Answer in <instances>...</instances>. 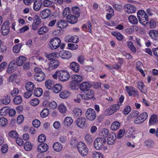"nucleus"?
Segmentation results:
<instances>
[{"label":"nucleus","mask_w":158,"mask_h":158,"mask_svg":"<svg viewBox=\"0 0 158 158\" xmlns=\"http://www.w3.org/2000/svg\"><path fill=\"white\" fill-rule=\"evenodd\" d=\"M43 93V90L40 88H38L34 91V94L36 96L39 97L41 96Z\"/></svg>","instance_id":"a18cd8bd"},{"label":"nucleus","mask_w":158,"mask_h":158,"mask_svg":"<svg viewBox=\"0 0 158 158\" xmlns=\"http://www.w3.org/2000/svg\"><path fill=\"white\" fill-rule=\"evenodd\" d=\"M70 69L76 73L78 72L80 69L79 64L77 63L74 62L70 63Z\"/></svg>","instance_id":"a211bd4d"},{"label":"nucleus","mask_w":158,"mask_h":158,"mask_svg":"<svg viewBox=\"0 0 158 158\" xmlns=\"http://www.w3.org/2000/svg\"><path fill=\"white\" fill-rule=\"evenodd\" d=\"M120 106H121V104L117 103L114 104L110 106V109L113 114L119 109Z\"/></svg>","instance_id":"c9c22d12"},{"label":"nucleus","mask_w":158,"mask_h":158,"mask_svg":"<svg viewBox=\"0 0 158 158\" xmlns=\"http://www.w3.org/2000/svg\"><path fill=\"white\" fill-rule=\"evenodd\" d=\"M15 64L13 62H11L9 64L8 69L7 71L9 73H11L13 72L15 70Z\"/></svg>","instance_id":"c03bdc74"},{"label":"nucleus","mask_w":158,"mask_h":158,"mask_svg":"<svg viewBox=\"0 0 158 158\" xmlns=\"http://www.w3.org/2000/svg\"><path fill=\"white\" fill-rule=\"evenodd\" d=\"M62 86L59 84H56L54 85L52 89L53 92L56 93H59L61 90Z\"/></svg>","instance_id":"c756f323"},{"label":"nucleus","mask_w":158,"mask_h":158,"mask_svg":"<svg viewBox=\"0 0 158 158\" xmlns=\"http://www.w3.org/2000/svg\"><path fill=\"white\" fill-rule=\"evenodd\" d=\"M93 158H104L102 154L96 152H93Z\"/></svg>","instance_id":"13d9d810"},{"label":"nucleus","mask_w":158,"mask_h":158,"mask_svg":"<svg viewBox=\"0 0 158 158\" xmlns=\"http://www.w3.org/2000/svg\"><path fill=\"white\" fill-rule=\"evenodd\" d=\"M145 145L148 148H150L154 146V143L152 141L148 140L145 141Z\"/></svg>","instance_id":"de8ad7c7"},{"label":"nucleus","mask_w":158,"mask_h":158,"mask_svg":"<svg viewBox=\"0 0 158 158\" xmlns=\"http://www.w3.org/2000/svg\"><path fill=\"white\" fill-rule=\"evenodd\" d=\"M53 148L55 151L59 152L62 150L63 146L59 142H57L53 144Z\"/></svg>","instance_id":"5701e85b"},{"label":"nucleus","mask_w":158,"mask_h":158,"mask_svg":"<svg viewBox=\"0 0 158 158\" xmlns=\"http://www.w3.org/2000/svg\"><path fill=\"white\" fill-rule=\"evenodd\" d=\"M22 46V45L20 44L15 45L13 47V52L15 53H18L20 51Z\"/></svg>","instance_id":"09e8293b"},{"label":"nucleus","mask_w":158,"mask_h":158,"mask_svg":"<svg viewBox=\"0 0 158 158\" xmlns=\"http://www.w3.org/2000/svg\"><path fill=\"white\" fill-rule=\"evenodd\" d=\"M124 9L125 11L129 14L133 13L136 11V8L134 6L129 4L124 6Z\"/></svg>","instance_id":"9b49d317"},{"label":"nucleus","mask_w":158,"mask_h":158,"mask_svg":"<svg viewBox=\"0 0 158 158\" xmlns=\"http://www.w3.org/2000/svg\"><path fill=\"white\" fill-rule=\"evenodd\" d=\"M48 28L46 26H43L40 27L38 31V33L41 35L47 32L48 30Z\"/></svg>","instance_id":"7c9ffc66"},{"label":"nucleus","mask_w":158,"mask_h":158,"mask_svg":"<svg viewBox=\"0 0 158 158\" xmlns=\"http://www.w3.org/2000/svg\"><path fill=\"white\" fill-rule=\"evenodd\" d=\"M106 142V138L100 137L97 138L94 141V145L95 148L98 150L101 149Z\"/></svg>","instance_id":"39448f33"},{"label":"nucleus","mask_w":158,"mask_h":158,"mask_svg":"<svg viewBox=\"0 0 158 158\" xmlns=\"http://www.w3.org/2000/svg\"><path fill=\"white\" fill-rule=\"evenodd\" d=\"M113 35L115 36L118 40L121 41L123 39V35L118 32H114L113 33Z\"/></svg>","instance_id":"864d4df0"},{"label":"nucleus","mask_w":158,"mask_h":158,"mask_svg":"<svg viewBox=\"0 0 158 158\" xmlns=\"http://www.w3.org/2000/svg\"><path fill=\"white\" fill-rule=\"evenodd\" d=\"M83 94V99L88 100L93 98L94 96V91L90 89L85 90Z\"/></svg>","instance_id":"6e6552de"},{"label":"nucleus","mask_w":158,"mask_h":158,"mask_svg":"<svg viewBox=\"0 0 158 158\" xmlns=\"http://www.w3.org/2000/svg\"><path fill=\"white\" fill-rule=\"evenodd\" d=\"M86 121V119L85 118H79L76 121L77 125L79 127L83 128L85 126Z\"/></svg>","instance_id":"2eb2a0df"},{"label":"nucleus","mask_w":158,"mask_h":158,"mask_svg":"<svg viewBox=\"0 0 158 158\" xmlns=\"http://www.w3.org/2000/svg\"><path fill=\"white\" fill-rule=\"evenodd\" d=\"M60 62L57 60H51L48 63V69L49 70L53 69L56 68L59 65Z\"/></svg>","instance_id":"9d476101"},{"label":"nucleus","mask_w":158,"mask_h":158,"mask_svg":"<svg viewBox=\"0 0 158 158\" xmlns=\"http://www.w3.org/2000/svg\"><path fill=\"white\" fill-rule=\"evenodd\" d=\"M77 147L79 153L82 156H86L88 153V149L85 144L82 142H79L77 144Z\"/></svg>","instance_id":"20e7f679"},{"label":"nucleus","mask_w":158,"mask_h":158,"mask_svg":"<svg viewBox=\"0 0 158 158\" xmlns=\"http://www.w3.org/2000/svg\"><path fill=\"white\" fill-rule=\"evenodd\" d=\"M82 111L81 110L78 108H74L73 110V114L74 116L77 117L81 115Z\"/></svg>","instance_id":"f704fd0d"},{"label":"nucleus","mask_w":158,"mask_h":158,"mask_svg":"<svg viewBox=\"0 0 158 158\" xmlns=\"http://www.w3.org/2000/svg\"><path fill=\"white\" fill-rule=\"evenodd\" d=\"M158 122V118L156 115H152L150 118L149 123L150 125H154Z\"/></svg>","instance_id":"412c9836"},{"label":"nucleus","mask_w":158,"mask_h":158,"mask_svg":"<svg viewBox=\"0 0 158 158\" xmlns=\"http://www.w3.org/2000/svg\"><path fill=\"white\" fill-rule=\"evenodd\" d=\"M67 20L69 23L74 24L77 21V18L73 15H69L67 17Z\"/></svg>","instance_id":"4be33fe9"},{"label":"nucleus","mask_w":158,"mask_h":158,"mask_svg":"<svg viewBox=\"0 0 158 158\" xmlns=\"http://www.w3.org/2000/svg\"><path fill=\"white\" fill-rule=\"evenodd\" d=\"M48 149V145L45 143H43L39 145L37 147V151L43 153L46 152Z\"/></svg>","instance_id":"4468645a"},{"label":"nucleus","mask_w":158,"mask_h":158,"mask_svg":"<svg viewBox=\"0 0 158 158\" xmlns=\"http://www.w3.org/2000/svg\"><path fill=\"white\" fill-rule=\"evenodd\" d=\"M127 47L132 52H136V48L131 41H127Z\"/></svg>","instance_id":"58836bf2"},{"label":"nucleus","mask_w":158,"mask_h":158,"mask_svg":"<svg viewBox=\"0 0 158 158\" xmlns=\"http://www.w3.org/2000/svg\"><path fill=\"white\" fill-rule=\"evenodd\" d=\"M57 106L56 102L54 101H52L49 104V107L52 110L56 109L57 107Z\"/></svg>","instance_id":"680f3d73"},{"label":"nucleus","mask_w":158,"mask_h":158,"mask_svg":"<svg viewBox=\"0 0 158 158\" xmlns=\"http://www.w3.org/2000/svg\"><path fill=\"white\" fill-rule=\"evenodd\" d=\"M120 125V124L118 122L115 121L113 122L111 125L110 128L112 130H116L119 128Z\"/></svg>","instance_id":"473e14b6"},{"label":"nucleus","mask_w":158,"mask_h":158,"mask_svg":"<svg viewBox=\"0 0 158 158\" xmlns=\"http://www.w3.org/2000/svg\"><path fill=\"white\" fill-rule=\"evenodd\" d=\"M32 147L31 143L27 141L25 143L24 147L26 150L29 151L32 149Z\"/></svg>","instance_id":"49530a36"},{"label":"nucleus","mask_w":158,"mask_h":158,"mask_svg":"<svg viewBox=\"0 0 158 158\" xmlns=\"http://www.w3.org/2000/svg\"><path fill=\"white\" fill-rule=\"evenodd\" d=\"M68 25L67 22L63 20H60L57 23V25L58 27L61 28L66 27Z\"/></svg>","instance_id":"c85d7f7f"},{"label":"nucleus","mask_w":158,"mask_h":158,"mask_svg":"<svg viewBox=\"0 0 158 158\" xmlns=\"http://www.w3.org/2000/svg\"><path fill=\"white\" fill-rule=\"evenodd\" d=\"M46 139V136L44 134L40 135L38 137V140L40 143H43Z\"/></svg>","instance_id":"bf43d9fd"},{"label":"nucleus","mask_w":158,"mask_h":158,"mask_svg":"<svg viewBox=\"0 0 158 158\" xmlns=\"http://www.w3.org/2000/svg\"><path fill=\"white\" fill-rule=\"evenodd\" d=\"M33 22L35 23H37L40 24L41 22V20L39 16L37 15H35L34 17Z\"/></svg>","instance_id":"e2e57ef3"},{"label":"nucleus","mask_w":158,"mask_h":158,"mask_svg":"<svg viewBox=\"0 0 158 158\" xmlns=\"http://www.w3.org/2000/svg\"><path fill=\"white\" fill-rule=\"evenodd\" d=\"M137 85L138 88L142 92L145 93L147 92L146 90L143 88L145 87V85L143 82H138L137 83Z\"/></svg>","instance_id":"a19ab883"},{"label":"nucleus","mask_w":158,"mask_h":158,"mask_svg":"<svg viewBox=\"0 0 158 158\" xmlns=\"http://www.w3.org/2000/svg\"><path fill=\"white\" fill-rule=\"evenodd\" d=\"M42 5V2L40 0H36L34 2L33 9L35 11H38L41 8Z\"/></svg>","instance_id":"6ab92c4d"},{"label":"nucleus","mask_w":158,"mask_h":158,"mask_svg":"<svg viewBox=\"0 0 158 158\" xmlns=\"http://www.w3.org/2000/svg\"><path fill=\"white\" fill-rule=\"evenodd\" d=\"M85 139L89 144L93 142L92 136L89 134L86 135L85 136Z\"/></svg>","instance_id":"052dcab7"},{"label":"nucleus","mask_w":158,"mask_h":158,"mask_svg":"<svg viewBox=\"0 0 158 158\" xmlns=\"http://www.w3.org/2000/svg\"><path fill=\"white\" fill-rule=\"evenodd\" d=\"M10 97L7 95L5 96L3 99L0 100V103L4 105H7L10 103Z\"/></svg>","instance_id":"2f4dec72"},{"label":"nucleus","mask_w":158,"mask_h":158,"mask_svg":"<svg viewBox=\"0 0 158 158\" xmlns=\"http://www.w3.org/2000/svg\"><path fill=\"white\" fill-rule=\"evenodd\" d=\"M108 131L106 128H103L102 129L101 132L100 134V135L102 138H106L107 136L108 135Z\"/></svg>","instance_id":"603ef678"},{"label":"nucleus","mask_w":158,"mask_h":158,"mask_svg":"<svg viewBox=\"0 0 158 158\" xmlns=\"http://www.w3.org/2000/svg\"><path fill=\"white\" fill-rule=\"evenodd\" d=\"M116 135L114 133L110 134L107 139V143L109 145H113L115 142Z\"/></svg>","instance_id":"dca6fc26"},{"label":"nucleus","mask_w":158,"mask_h":158,"mask_svg":"<svg viewBox=\"0 0 158 158\" xmlns=\"http://www.w3.org/2000/svg\"><path fill=\"white\" fill-rule=\"evenodd\" d=\"M25 88L27 91L33 92L35 88V85L33 83L31 82H28L25 85Z\"/></svg>","instance_id":"b1692460"},{"label":"nucleus","mask_w":158,"mask_h":158,"mask_svg":"<svg viewBox=\"0 0 158 158\" xmlns=\"http://www.w3.org/2000/svg\"><path fill=\"white\" fill-rule=\"evenodd\" d=\"M126 90L130 96H131L133 95L136 94L137 91L135 88L132 86H126Z\"/></svg>","instance_id":"f3484780"},{"label":"nucleus","mask_w":158,"mask_h":158,"mask_svg":"<svg viewBox=\"0 0 158 158\" xmlns=\"http://www.w3.org/2000/svg\"><path fill=\"white\" fill-rule=\"evenodd\" d=\"M69 74L67 71L61 70L59 71L58 78L60 81H66L69 79Z\"/></svg>","instance_id":"423d86ee"},{"label":"nucleus","mask_w":158,"mask_h":158,"mask_svg":"<svg viewBox=\"0 0 158 158\" xmlns=\"http://www.w3.org/2000/svg\"><path fill=\"white\" fill-rule=\"evenodd\" d=\"M51 14V11L50 9H45L41 12L40 16L42 19H45L48 18Z\"/></svg>","instance_id":"f8f14e48"},{"label":"nucleus","mask_w":158,"mask_h":158,"mask_svg":"<svg viewBox=\"0 0 158 158\" xmlns=\"http://www.w3.org/2000/svg\"><path fill=\"white\" fill-rule=\"evenodd\" d=\"M9 23L7 22H4L1 28V33L3 35H8L10 31Z\"/></svg>","instance_id":"1a4fd4ad"},{"label":"nucleus","mask_w":158,"mask_h":158,"mask_svg":"<svg viewBox=\"0 0 158 158\" xmlns=\"http://www.w3.org/2000/svg\"><path fill=\"white\" fill-rule=\"evenodd\" d=\"M26 60V58L23 56H19L16 62L17 64L19 66H21Z\"/></svg>","instance_id":"a878e982"},{"label":"nucleus","mask_w":158,"mask_h":158,"mask_svg":"<svg viewBox=\"0 0 158 158\" xmlns=\"http://www.w3.org/2000/svg\"><path fill=\"white\" fill-rule=\"evenodd\" d=\"M60 39L58 37H55L50 40L48 45L51 49H56L60 47Z\"/></svg>","instance_id":"7ed1b4c3"},{"label":"nucleus","mask_w":158,"mask_h":158,"mask_svg":"<svg viewBox=\"0 0 158 158\" xmlns=\"http://www.w3.org/2000/svg\"><path fill=\"white\" fill-rule=\"evenodd\" d=\"M85 116L88 119L94 120L96 117V113L95 110L92 108L88 109L85 113Z\"/></svg>","instance_id":"0eeeda50"},{"label":"nucleus","mask_w":158,"mask_h":158,"mask_svg":"<svg viewBox=\"0 0 158 158\" xmlns=\"http://www.w3.org/2000/svg\"><path fill=\"white\" fill-rule=\"evenodd\" d=\"M68 48L70 50H74L77 49L78 46L77 44L69 43L68 44Z\"/></svg>","instance_id":"3c124183"},{"label":"nucleus","mask_w":158,"mask_h":158,"mask_svg":"<svg viewBox=\"0 0 158 158\" xmlns=\"http://www.w3.org/2000/svg\"><path fill=\"white\" fill-rule=\"evenodd\" d=\"M91 85L89 83L87 82H84L80 84L79 88L81 90H84L91 87Z\"/></svg>","instance_id":"bb28decb"},{"label":"nucleus","mask_w":158,"mask_h":158,"mask_svg":"<svg viewBox=\"0 0 158 158\" xmlns=\"http://www.w3.org/2000/svg\"><path fill=\"white\" fill-rule=\"evenodd\" d=\"M83 94L80 93L78 94L74 98V100L75 102L79 103L81 101V99H83Z\"/></svg>","instance_id":"37998d69"},{"label":"nucleus","mask_w":158,"mask_h":158,"mask_svg":"<svg viewBox=\"0 0 158 158\" xmlns=\"http://www.w3.org/2000/svg\"><path fill=\"white\" fill-rule=\"evenodd\" d=\"M48 114V110L47 108H44L41 112L40 116L42 118H45L47 116Z\"/></svg>","instance_id":"8fccbe9b"},{"label":"nucleus","mask_w":158,"mask_h":158,"mask_svg":"<svg viewBox=\"0 0 158 158\" xmlns=\"http://www.w3.org/2000/svg\"><path fill=\"white\" fill-rule=\"evenodd\" d=\"M73 122V119L70 117H66L64 119V123L65 125L70 126L72 124Z\"/></svg>","instance_id":"79ce46f5"},{"label":"nucleus","mask_w":158,"mask_h":158,"mask_svg":"<svg viewBox=\"0 0 158 158\" xmlns=\"http://www.w3.org/2000/svg\"><path fill=\"white\" fill-rule=\"evenodd\" d=\"M139 116L144 122L148 118V115L147 113L144 112L140 114Z\"/></svg>","instance_id":"0e129e2a"},{"label":"nucleus","mask_w":158,"mask_h":158,"mask_svg":"<svg viewBox=\"0 0 158 158\" xmlns=\"http://www.w3.org/2000/svg\"><path fill=\"white\" fill-rule=\"evenodd\" d=\"M9 110L6 107H4L0 110V114L2 116H5L8 113Z\"/></svg>","instance_id":"4d7b16f0"},{"label":"nucleus","mask_w":158,"mask_h":158,"mask_svg":"<svg viewBox=\"0 0 158 158\" xmlns=\"http://www.w3.org/2000/svg\"><path fill=\"white\" fill-rule=\"evenodd\" d=\"M39 103V101L37 98H34L31 100L30 102V104L32 106L37 105Z\"/></svg>","instance_id":"69168bd1"},{"label":"nucleus","mask_w":158,"mask_h":158,"mask_svg":"<svg viewBox=\"0 0 158 158\" xmlns=\"http://www.w3.org/2000/svg\"><path fill=\"white\" fill-rule=\"evenodd\" d=\"M137 17L139 22L142 25L146 26L148 23V16L143 10H139L137 13Z\"/></svg>","instance_id":"f257e3e1"},{"label":"nucleus","mask_w":158,"mask_h":158,"mask_svg":"<svg viewBox=\"0 0 158 158\" xmlns=\"http://www.w3.org/2000/svg\"><path fill=\"white\" fill-rule=\"evenodd\" d=\"M7 120L4 118H1L0 119V125L2 126H5L7 123Z\"/></svg>","instance_id":"774afa93"},{"label":"nucleus","mask_w":158,"mask_h":158,"mask_svg":"<svg viewBox=\"0 0 158 158\" xmlns=\"http://www.w3.org/2000/svg\"><path fill=\"white\" fill-rule=\"evenodd\" d=\"M60 57L63 59H69L72 56L71 53L68 51H62L59 52Z\"/></svg>","instance_id":"ddd939ff"},{"label":"nucleus","mask_w":158,"mask_h":158,"mask_svg":"<svg viewBox=\"0 0 158 158\" xmlns=\"http://www.w3.org/2000/svg\"><path fill=\"white\" fill-rule=\"evenodd\" d=\"M9 136L12 138H16L18 136V134L17 132L15 131H10L8 134Z\"/></svg>","instance_id":"6e6d98bb"},{"label":"nucleus","mask_w":158,"mask_h":158,"mask_svg":"<svg viewBox=\"0 0 158 158\" xmlns=\"http://www.w3.org/2000/svg\"><path fill=\"white\" fill-rule=\"evenodd\" d=\"M72 10L73 13L77 16L79 17L80 16L79 8L78 7L76 6L73 7L72 8Z\"/></svg>","instance_id":"5fc2aeb1"},{"label":"nucleus","mask_w":158,"mask_h":158,"mask_svg":"<svg viewBox=\"0 0 158 158\" xmlns=\"http://www.w3.org/2000/svg\"><path fill=\"white\" fill-rule=\"evenodd\" d=\"M58 109L59 112L61 113H65L66 110V107L63 103H61L58 106Z\"/></svg>","instance_id":"ea45409f"},{"label":"nucleus","mask_w":158,"mask_h":158,"mask_svg":"<svg viewBox=\"0 0 158 158\" xmlns=\"http://www.w3.org/2000/svg\"><path fill=\"white\" fill-rule=\"evenodd\" d=\"M34 78L35 80L41 81L44 80L45 77V74L40 68L36 67L34 69Z\"/></svg>","instance_id":"f03ea898"},{"label":"nucleus","mask_w":158,"mask_h":158,"mask_svg":"<svg viewBox=\"0 0 158 158\" xmlns=\"http://www.w3.org/2000/svg\"><path fill=\"white\" fill-rule=\"evenodd\" d=\"M46 87L48 89H52L54 85V82L52 80H46L45 83Z\"/></svg>","instance_id":"393cba45"},{"label":"nucleus","mask_w":158,"mask_h":158,"mask_svg":"<svg viewBox=\"0 0 158 158\" xmlns=\"http://www.w3.org/2000/svg\"><path fill=\"white\" fill-rule=\"evenodd\" d=\"M70 95V93L68 91L64 90L61 92L59 94L60 98L65 99L68 98Z\"/></svg>","instance_id":"72a5a7b5"},{"label":"nucleus","mask_w":158,"mask_h":158,"mask_svg":"<svg viewBox=\"0 0 158 158\" xmlns=\"http://www.w3.org/2000/svg\"><path fill=\"white\" fill-rule=\"evenodd\" d=\"M129 22L133 24H137L138 23V20L136 17L134 15H131L128 18Z\"/></svg>","instance_id":"cd10ccee"},{"label":"nucleus","mask_w":158,"mask_h":158,"mask_svg":"<svg viewBox=\"0 0 158 158\" xmlns=\"http://www.w3.org/2000/svg\"><path fill=\"white\" fill-rule=\"evenodd\" d=\"M22 102V98L20 96H17L13 99V102L15 105L20 104Z\"/></svg>","instance_id":"e433bc0d"},{"label":"nucleus","mask_w":158,"mask_h":158,"mask_svg":"<svg viewBox=\"0 0 158 158\" xmlns=\"http://www.w3.org/2000/svg\"><path fill=\"white\" fill-rule=\"evenodd\" d=\"M43 4L44 7H49L51 6L52 2L49 0H45L43 2Z\"/></svg>","instance_id":"338daca9"},{"label":"nucleus","mask_w":158,"mask_h":158,"mask_svg":"<svg viewBox=\"0 0 158 158\" xmlns=\"http://www.w3.org/2000/svg\"><path fill=\"white\" fill-rule=\"evenodd\" d=\"M72 79L73 81L77 83L81 82L83 80L82 77L80 75L77 74L73 75Z\"/></svg>","instance_id":"4c0bfd02"},{"label":"nucleus","mask_w":158,"mask_h":158,"mask_svg":"<svg viewBox=\"0 0 158 158\" xmlns=\"http://www.w3.org/2000/svg\"><path fill=\"white\" fill-rule=\"evenodd\" d=\"M149 35L150 37L152 39L158 40V33L157 30H152L149 32Z\"/></svg>","instance_id":"aec40b11"}]
</instances>
